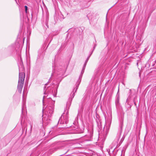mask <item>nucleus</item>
<instances>
[{
  "label": "nucleus",
  "mask_w": 156,
  "mask_h": 156,
  "mask_svg": "<svg viewBox=\"0 0 156 156\" xmlns=\"http://www.w3.org/2000/svg\"><path fill=\"white\" fill-rule=\"evenodd\" d=\"M71 104V101H68L66 104V108L65 109L64 112L60 118L58 123L64 124L65 123L67 124L69 121L68 113L69 109Z\"/></svg>",
  "instance_id": "f257e3e1"
},
{
  "label": "nucleus",
  "mask_w": 156,
  "mask_h": 156,
  "mask_svg": "<svg viewBox=\"0 0 156 156\" xmlns=\"http://www.w3.org/2000/svg\"><path fill=\"white\" fill-rule=\"evenodd\" d=\"M68 35L66 36L67 39L82 38V31H80L79 28L71 29L68 31Z\"/></svg>",
  "instance_id": "f03ea898"
},
{
  "label": "nucleus",
  "mask_w": 156,
  "mask_h": 156,
  "mask_svg": "<svg viewBox=\"0 0 156 156\" xmlns=\"http://www.w3.org/2000/svg\"><path fill=\"white\" fill-rule=\"evenodd\" d=\"M20 62L18 64L19 69V80L24 81L25 77V74L24 73V67L21 57H20Z\"/></svg>",
  "instance_id": "7ed1b4c3"
},
{
  "label": "nucleus",
  "mask_w": 156,
  "mask_h": 156,
  "mask_svg": "<svg viewBox=\"0 0 156 156\" xmlns=\"http://www.w3.org/2000/svg\"><path fill=\"white\" fill-rule=\"evenodd\" d=\"M54 103L55 102L54 101H52V104L51 106H50L48 108V113L49 114V115H48V116H50L51 115L53 112L54 110Z\"/></svg>",
  "instance_id": "20e7f679"
},
{
  "label": "nucleus",
  "mask_w": 156,
  "mask_h": 156,
  "mask_svg": "<svg viewBox=\"0 0 156 156\" xmlns=\"http://www.w3.org/2000/svg\"><path fill=\"white\" fill-rule=\"evenodd\" d=\"M93 133L92 131H90L89 134L85 136V140L86 141H89L91 140V138L93 136Z\"/></svg>",
  "instance_id": "39448f33"
},
{
  "label": "nucleus",
  "mask_w": 156,
  "mask_h": 156,
  "mask_svg": "<svg viewBox=\"0 0 156 156\" xmlns=\"http://www.w3.org/2000/svg\"><path fill=\"white\" fill-rule=\"evenodd\" d=\"M24 81H20V80H18V86L23 87V85Z\"/></svg>",
  "instance_id": "423d86ee"
},
{
  "label": "nucleus",
  "mask_w": 156,
  "mask_h": 156,
  "mask_svg": "<svg viewBox=\"0 0 156 156\" xmlns=\"http://www.w3.org/2000/svg\"><path fill=\"white\" fill-rule=\"evenodd\" d=\"M23 87L17 86V89L19 92L20 93H21L23 88Z\"/></svg>",
  "instance_id": "0eeeda50"
},
{
  "label": "nucleus",
  "mask_w": 156,
  "mask_h": 156,
  "mask_svg": "<svg viewBox=\"0 0 156 156\" xmlns=\"http://www.w3.org/2000/svg\"><path fill=\"white\" fill-rule=\"evenodd\" d=\"M45 17H46V21L47 22L49 19V14L47 12H46L45 13Z\"/></svg>",
  "instance_id": "6e6552de"
},
{
  "label": "nucleus",
  "mask_w": 156,
  "mask_h": 156,
  "mask_svg": "<svg viewBox=\"0 0 156 156\" xmlns=\"http://www.w3.org/2000/svg\"><path fill=\"white\" fill-rule=\"evenodd\" d=\"M23 105L25 104V99L24 97V91L23 92Z\"/></svg>",
  "instance_id": "1a4fd4ad"
},
{
  "label": "nucleus",
  "mask_w": 156,
  "mask_h": 156,
  "mask_svg": "<svg viewBox=\"0 0 156 156\" xmlns=\"http://www.w3.org/2000/svg\"><path fill=\"white\" fill-rule=\"evenodd\" d=\"M60 69H61V73H63L64 72L65 70V68H63V67H62Z\"/></svg>",
  "instance_id": "9d476101"
},
{
  "label": "nucleus",
  "mask_w": 156,
  "mask_h": 156,
  "mask_svg": "<svg viewBox=\"0 0 156 156\" xmlns=\"http://www.w3.org/2000/svg\"><path fill=\"white\" fill-rule=\"evenodd\" d=\"M80 82H79V83H78L77 84V85H76V89L75 90V92H76V91H77V89L78 88L79 85V84H80Z\"/></svg>",
  "instance_id": "9b49d317"
},
{
  "label": "nucleus",
  "mask_w": 156,
  "mask_h": 156,
  "mask_svg": "<svg viewBox=\"0 0 156 156\" xmlns=\"http://www.w3.org/2000/svg\"><path fill=\"white\" fill-rule=\"evenodd\" d=\"M74 89L73 90H74ZM72 94V95H71V100L72 101V99L73 98L74 96V91H73V93H72L71 94Z\"/></svg>",
  "instance_id": "f8f14e48"
},
{
  "label": "nucleus",
  "mask_w": 156,
  "mask_h": 156,
  "mask_svg": "<svg viewBox=\"0 0 156 156\" xmlns=\"http://www.w3.org/2000/svg\"><path fill=\"white\" fill-rule=\"evenodd\" d=\"M85 68V67H83V69L81 72V74H83V73H84Z\"/></svg>",
  "instance_id": "ddd939ff"
},
{
  "label": "nucleus",
  "mask_w": 156,
  "mask_h": 156,
  "mask_svg": "<svg viewBox=\"0 0 156 156\" xmlns=\"http://www.w3.org/2000/svg\"><path fill=\"white\" fill-rule=\"evenodd\" d=\"M85 68V67H83V69L81 72V74H83V73H84Z\"/></svg>",
  "instance_id": "4468645a"
},
{
  "label": "nucleus",
  "mask_w": 156,
  "mask_h": 156,
  "mask_svg": "<svg viewBox=\"0 0 156 156\" xmlns=\"http://www.w3.org/2000/svg\"><path fill=\"white\" fill-rule=\"evenodd\" d=\"M25 8V11L26 13H27V6L25 5L24 6Z\"/></svg>",
  "instance_id": "2eb2a0df"
},
{
  "label": "nucleus",
  "mask_w": 156,
  "mask_h": 156,
  "mask_svg": "<svg viewBox=\"0 0 156 156\" xmlns=\"http://www.w3.org/2000/svg\"><path fill=\"white\" fill-rule=\"evenodd\" d=\"M90 57V56H89V57H88L87 58V59L86 60L85 63H87V62H88V60L89 59Z\"/></svg>",
  "instance_id": "dca6fc26"
},
{
  "label": "nucleus",
  "mask_w": 156,
  "mask_h": 156,
  "mask_svg": "<svg viewBox=\"0 0 156 156\" xmlns=\"http://www.w3.org/2000/svg\"><path fill=\"white\" fill-rule=\"evenodd\" d=\"M86 65H87V63H85L84 64L83 67H86Z\"/></svg>",
  "instance_id": "f3484780"
},
{
  "label": "nucleus",
  "mask_w": 156,
  "mask_h": 156,
  "mask_svg": "<svg viewBox=\"0 0 156 156\" xmlns=\"http://www.w3.org/2000/svg\"><path fill=\"white\" fill-rule=\"evenodd\" d=\"M45 98V96H43V103H44V98Z\"/></svg>",
  "instance_id": "a211bd4d"
},
{
  "label": "nucleus",
  "mask_w": 156,
  "mask_h": 156,
  "mask_svg": "<svg viewBox=\"0 0 156 156\" xmlns=\"http://www.w3.org/2000/svg\"><path fill=\"white\" fill-rule=\"evenodd\" d=\"M121 133H119V136H121ZM119 137H120V136H119Z\"/></svg>",
  "instance_id": "6ab92c4d"
},
{
  "label": "nucleus",
  "mask_w": 156,
  "mask_h": 156,
  "mask_svg": "<svg viewBox=\"0 0 156 156\" xmlns=\"http://www.w3.org/2000/svg\"><path fill=\"white\" fill-rule=\"evenodd\" d=\"M23 107H22V113L23 112Z\"/></svg>",
  "instance_id": "aec40b11"
},
{
  "label": "nucleus",
  "mask_w": 156,
  "mask_h": 156,
  "mask_svg": "<svg viewBox=\"0 0 156 156\" xmlns=\"http://www.w3.org/2000/svg\"><path fill=\"white\" fill-rule=\"evenodd\" d=\"M58 34V33H57V34H53V35H56L57 34Z\"/></svg>",
  "instance_id": "412c9836"
},
{
  "label": "nucleus",
  "mask_w": 156,
  "mask_h": 156,
  "mask_svg": "<svg viewBox=\"0 0 156 156\" xmlns=\"http://www.w3.org/2000/svg\"><path fill=\"white\" fill-rule=\"evenodd\" d=\"M60 68L59 69H58V70H60V71H61V69L60 68Z\"/></svg>",
  "instance_id": "4be33fe9"
},
{
  "label": "nucleus",
  "mask_w": 156,
  "mask_h": 156,
  "mask_svg": "<svg viewBox=\"0 0 156 156\" xmlns=\"http://www.w3.org/2000/svg\"><path fill=\"white\" fill-rule=\"evenodd\" d=\"M29 37H27V39H28V38L29 39Z\"/></svg>",
  "instance_id": "5701e85b"
},
{
  "label": "nucleus",
  "mask_w": 156,
  "mask_h": 156,
  "mask_svg": "<svg viewBox=\"0 0 156 156\" xmlns=\"http://www.w3.org/2000/svg\"><path fill=\"white\" fill-rule=\"evenodd\" d=\"M31 129H32V126H31Z\"/></svg>",
  "instance_id": "b1692460"
},
{
  "label": "nucleus",
  "mask_w": 156,
  "mask_h": 156,
  "mask_svg": "<svg viewBox=\"0 0 156 156\" xmlns=\"http://www.w3.org/2000/svg\"><path fill=\"white\" fill-rule=\"evenodd\" d=\"M46 88V86H45V87H44V88Z\"/></svg>",
  "instance_id": "393cba45"
},
{
  "label": "nucleus",
  "mask_w": 156,
  "mask_h": 156,
  "mask_svg": "<svg viewBox=\"0 0 156 156\" xmlns=\"http://www.w3.org/2000/svg\"><path fill=\"white\" fill-rule=\"evenodd\" d=\"M122 127H121V130H122Z\"/></svg>",
  "instance_id": "a878e982"
},
{
  "label": "nucleus",
  "mask_w": 156,
  "mask_h": 156,
  "mask_svg": "<svg viewBox=\"0 0 156 156\" xmlns=\"http://www.w3.org/2000/svg\"><path fill=\"white\" fill-rule=\"evenodd\" d=\"M25 38H23V39H25Z\"/></svg>",
  "instance_id": "bb28decb"
},
{
  "label": "nucleus",
  "mask_w": 156,
  "mask_h": 156,
  "mask_svg": "<svg viewBox=\"0 0 156 156\" xmlns=\"http://www.w3.org/2000/svg\"><path fill=\"white\" fill-rule=\"evenodd\" d=\"M138 63H137V65H138Z\"/></svg>",
  "instance_id": "cd10ccee"
},
{
  "label": "nucleus",
  "mask_w": 156,
  "mask_h": 156,
  "mask_svg": "<svg viewBox=\"0 0 156 156\" xmlns=\"http://www.w3.org/2000/svg\"><path fill=\"white\" fill-rule=\"evenodd\" d=\"M23 42H24V39H23Z\"/></svg>",
  "instance_id": "c85d7f7f"
}]
</instances>
